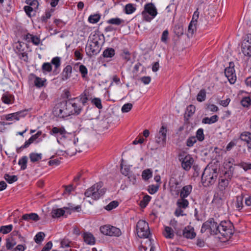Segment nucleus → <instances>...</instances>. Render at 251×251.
<instances>
[{
    "label": "nucleus",
    "mask_w": 251,
    "mask_h": 251,
    "mask_svg": "<svg viewBox=\"0 0 251 251\" xmlns=\"http://www.w3.org/2000/svg\"><path fill=\"white\" fill-rule=\"evenodd\" d=\"M50 134L56 137L57 142L66 149L67 153L70 155L82 151L83 146L78 138L75 133L68 132L64 127H53Z\"/></svg>",
    "instance_id": "obj_1"
},
{
    "label": "nucleus",
    "mask_w": 251,
    "mask_h": 251,
    "mask_svg": "<svg viewBox=\"0 0 251 251\" xmlns=\"http://www.w3.org/2000/svg\"><path fill=\"white\" fill-rule=\"evenodd\" d=\"M88 100L86 95L79 96L65 100L68 110L71 115H78L82 110V106L85 105Z\"/></svg>",
    "instance_id": "obj_2"
},
{
    "label": "nucleus",
    "mask_w": 251,
    "mask_h": 251,
    "mask_svg": "<svg viewBox=\"0 0 251 251\" xmlns=\"http://www.w3.org/2000/svg\"><path fill=\"white\" fill-rule=\"evenodd\" d=\"M218 171L216 168L208 165L205 168L201 176V183L205 187L213 184L216 181Z\"/></svg>",
    "instance_id": "obj_3"
},
{
    "label": "nucleus",
    "mask_w": 251,
    "mask_h": 251,
    "mask_svg": "<svg viewBox=\"0 0 251 251\" xmlns=\"http://www.w3.org/2000/svg\"><path fill=\"white\" fill-rule=\"evenodd\" d=\"M94 38L92 39L90 43L87 45L85 47L86 54L90 57L98 54L101 50L100 45L98 39V35H94Z\"/></svg>",
    "instance_id": "obj_4"
},
{
    "label": "nucleus",
    "mask_w": 251,
    "mask_h": 251,
    "mask_svg": "<svg viewBox=\"0 0 251 251\" xmlns=\"http://www.w3.org/2000/svg\"><path fill=\"white\" fill-rule=\"evenodd\" d=\"M101 183L95 184L86 191L85 196L87 197H91L94 200L99 199L105 193V190L101 189Z\"/></svg>",
    "instance_id": "obj_5"
},
{
    "label": "nucleus",
    "mask_w": 251,
    "mask_h": 251,
    "mask_svg": "<svg viewBox=\"0 0 251 251\" xmlns=\"http://www.w3.org/2000/svg\"><path fill=\"white\" fill-rule=\"evenodd\" d=\"M157 14V10L154 4L151 2L148 3L144 6V9L142 12L144 20L150 22Z\"/></svg>",
    "instance_id": "obj_6"
},
{
    "label": "nucleus",
    "mask_w": 251,
    "mask_h": 251,
    "mask_svg": "<svg viewBox=\"0 0 251 251\" xmlns=\"http://www.w3.org/2000/svg\"><path fill=\"white\" fill-rule=\"evenodd\" d=\"M218 234L226 239L230 238L233 234V225L229 221H222L219 224Z\"/></svg>",
    "instance_id": "obj_7"
},
{
    "label": "nucleus",
    "mask_w": 251,
    "mask_h": 251,
    "mask_svg": "<svg viewBox=\"0 0 251 251\" xmlns=\"http://www.w3.org/2000/svg\"><path fill=\"white\" fill-rule=\"evenodd\" d=\"M137 234L140 238H148L150 231L148 223L144 220H139L136 225Z\"/></svg>",
    "instance_id": "obj_8"
},
{
    "label": "nucleus",
    "mask_w": 251,
    "mask_h": 251,
    "mask_svg": "<svg viewBox=\"0 0 251 251\" xmlns=\"http://www.w3.org/2000/svg\"><path fill=\"white\" fill-rule=\"evenodd\" d=\"M218 227L219 224L215 222L213 219H210L203 224L201 231L203 233L208 230L211 234L217 235L219 231Z\"/></svg>",
    "instance_id": "obj_9"
},
{
    "label": "nucleus",
    "mask_w": 251,
    "mask_h": 251,
    "mask_svg": "<svg viewBox=\"0 0 251 251\" xmlns=\"http://www.w3.org/2000/svg\"><path fill=\"white\" fill-rule=\"evenodd\" d=\"M100 232L104 235L119 237L122 234L121 230L110 225H105L100 227Z\"/></svg>",
    "instance_id": "obj_10"
},
{
    "label": "nucleus",
    "mask_w": 251,
    "mask_h": 251,
    "mask_svg": "<svg viewBox=\"0 0 251 251\" xmlns=\"http://www.w3.org/2000/svg\"><path fill=\"white\" fill-rule=\"evenodd\" d=\"M243 53L247 56H251V34H247L245 37L241 45Z\"/></svg>",
    "instance_id": "obj_11"
},
{
    "label": "nucleus",
    "mask_w": 251,
    "mask_h": 251,
    "mask_svg": "<svg viewBox=\"0 0 251 251\" xmlns=\"http://www.w3.org/2000/svg\"><path fill=\"white\" fill-rule=\"evenodd\" d=\"M179 160L181 162L182 168L185 171H189L194 163V159L189 154L186 155H180L179 156Z\"/></svg>",
    "instance_id": "obj_12"
},
{
    "label": "nucleus",
    "mask_w": 251,
    "mask_h": 251,
    "mask_svg": "<svg viewBox=\"0 0 251 251\" xmlns=\"http://www.w3.org/2000/svg\"><path fill=\"white\" fill-rule=\"evenodd\" d=\"M234 66V63L233 62H230L228 67L225 69V75L231 84H234L236 80Z\"/></svg>",
    "instance_id": "obj_13"
},
{
    "label": "nucleus",
    "mask_w": 251,
    "mask_h": 251,
    "mask_svg": "<svg viewBox=\"0 0 251 251\" xmlns=\"http://www.w3.org/2000/svg\"><path fill=\"white\" fill-rule=\"evenodd\" d=\"M167 129L166 126H162L160 128L159 132L155 136L156 142L160 145L164 146L166 141V134Z\"/></svg>",
    "instance_id": "obj_14"
},
{
    "label": "nucleus",
    "mask_w": 251,
    "mask_h": 251,
    "mask_svg": "<svg viewBox=\"0 0 251 251\" xmlns=\"http://www.w3.org/2000/svg\"><path fill=\"white\" fill-rule=\"evenodd\" d=\"M233 159H230L227 162L225 163V169L227 170L224 174V176L227 177L229 179L232 177L233 173L234 171V168L232 166Z\"/></svg>",
    "instance_id": "obj_15"
},
{
    "label": "nucleus",
    "mask_w": 251,
    "mask_h": 251,
    "mask_svg": "<svg viewBox=\"0 0 251 251\" xmlns=\"http://www.w3.org/2000/svg\"><path fill=\"white\" fill-rule=\"evenodd\" d=\"M182 235L184 237L187 239H192L196 237V233L194 227L191 226H187L183 230Z\"/></svg>",
    "instance_id": "obj_16"
},
{
    "label": "nucleus",
    "mask_w": 251,
    "mask_h": 251,
    "mask_svg": "<svg viewBox=\"0 0 251 251\" xmlns=\"http://www.w3.org/2000/svg\"><path fill=\"white\" fill-rule=\"evenodd\" d=\"M225 199L224 193L222 191L216 193L214 196L212 201V203L218 205H221L223 203Z\"/></svg>",
    "instance_id": "obj_17"
},
{
    "label": "nucleus",
    "mask_w": 251,
    "mask_h": 251,
    "mask_svg": "<svg viewBox=\"0 0 251 251\" xmlns=\"http://www.w3.org/2000/svg\"><path fill=\"white\" fill-rule=\"evenodd\" d=\"M82 237L85 243L89 245H93L95 244L96 239L94 235L90 232H84Z\"/></svg>",
    "instance_id": "obj_18"
},
{
    "label": "nucleus",
    "mask_w": 251,
    "mask_h": 251,
    "mask_svg": "<svg viewBox=\"0 0 251 251\" xmlns=\"http://www.w3.org/2000/svg\"><path fill=\"white\" fill-rule=\"evenodd\" d=\"M61 106L60 105V103H58L54 106L53 110V114L54 116L59 117L60 118H66L65 115H64L63 110L61 108Z\"/></svg>",
    "instance_id": "obj_19"
},
{
    "label": "nucleus",
    "mask_w": 251,
    "mask_h": 251,
    "mask_svg": "<svg viewBox=\"0 0 251 251\" xmlns=\"http://www.w3.org/2000/svg\"><path fill=\"white\" fill-rule=\"evenodd\" d=\"M42 133L41 131H38L35 134L32 135L27 141L25 142L24 145L21 146V148L25 149L28 147L31 144L39 137Z\"/></svg>",
    "instance_id": "obj_20"
},
{
    "label": "nucleus",
    "mask_w": 251,
    "mask_h": 251,
    "mask_svg": "<svg viewBox=\"0 0 251 251\" xmlns=\"http://www.w3.org/2000/svg\"><path fill=\"white\" fill-rule=\"evenodd\" d=\"M63 209L66 211L67 213L69 214H71L73 212H79L81 210V206L78 205L77 206H74L72 203L67 204V206L63 207Z\"/></svg>",
    "instance_id": "obj_21"
},
{
    "label": "nucleus",
    "mask_w": 251,
    "mask_h": 251,
    "mask_svg": "<svg viewBox=\"0 0 251 251\" xmlns=\"http://www.w3.org/2000/svg\"><path fill=\"white\" fill-rule=\"evenodd\" d=\"M72 71V67L71 65L66 66L65 68L63 69L62 74V80H67L70 77Z\"/></svg>",
    "instance_id": "obj_22"
},
{
    "label": "nucleus",
    "mask_w": 251,
    "mask_h": 251,
    "mask_svg": "<svg viewBox=\"0 0 251 251\" xmlns=\"http://www.w3.org/2000/svg\"><path fill=\"white\" fill-rule=\"evenodd\" d=\"M192 186L191 185L184 186L181 189L180 193L181 198H185L187 197L192 192Z\"/></svg>",
    "instance_id": "obj_23"
},
{
    "label": "nucleus",
    "mask_w": 251,
    "mask_h": 251,
    "mask_svg": "<svg viewBox=\"0 0 251 251\" xmlns=\"http://www.w3.org/2000/svg\"><path fill=\"white\" fill-rule=\"evenodd\" d=\"M240 139L247 142L249 148L251 149V134L248 132H244L240 135Z\"/></svg>",
    "instance_id": "obj_24"
},
{
    "label": "nucleus",
    "mask_w": 251,
    "mask_h": 251,
    "mask_svg": "<svg viewBox=\"0 0 251 251\" xmlns=\"http://www.w3.org/2000/svg\"><path fill=\"white\" fill-rule=\"evenodd\" d=\"M244 198V195L243 194H241L240 195L236 197L235 206L238 210H240L243 207Z\"/></svg>",
    "instance_id": "obj_25"
},
{
    "label": "nucleus",
    "mask_w": 251,
    "mask_h": 251,
    "mask_svg": "<svg viewBox=\"0 0 251 251\" xmlns=\"http://www.w3.org/2000/svg\"><path fill=\"white\" fill-rule=\"evenodd\" d=\"M22 219L25 221L31 220L34 221H37L40 219L39 216L34 213L24 214L22 216Z\"/></svg>",
    "instance_id": "obj_26"
},
{
    "label": "nucleus",
    "mask_w": 251,
    "mask_h": 251,
    "mask_svg": "<svg viewBox=\"0 0 251 251\" xmlns=\"http://www.w3.org/2000/svg\"><path fill=\"white\" fill-rule=\"evenodd\" d=\"M65 211L63 208H53L51 212L53 218H59L65 214Z\"/></svg>",
    "instance_id": "obj_27"
},
{
    "label": "nucleus",
    "mask_w": 251,
    "mask_h": 251,
    "mask_svg": "<svg viewBox=\"0 0 251 251\" xmlns=\"http://www.w3.org/2000/svg\"><path fill=\"white\" fill-rule=\"evenodd\" d=\"M229 179V178L226 177L225 176V178H221L219 179L218 187L220 191H223V190H224L228 186Z\"/></svg>",
    "instance_id": "obj_28"
},
{
    "label": "nucleus",
    "mask_w": 251,
    "mask_h": 251,
    "mask_svg": "<svg viewBox=\"0 0 251 251\" xmlns=\"http://www.w3.org/2000/svg\"><path fill=\"white\" fill-rule=\"evenodd\" d=\"M50 64H52L55 67L54 73H55L56 74H58L59 72L57 71V69L61 65L60 58L59 57H55L51 59Z\"/></svg>",
    "instance_id": "obj_29"
},
{
    "label": "nucleus",
    "mask_w": 251,
    "mask_h": 251,
    "mask_svg": "<svg viewBox=\"0 0 251 251\" xmlns=\"http://www.w3.org/2000/svg\"><path fill=\"white\" fill-rule=\"evenodd\" d=\"M176 205L178 207L185 209L188 206L189 201L185 198H180V199L177 200Z\"/></svg>",
    "instance_id": "obj_30"
},
{
    "label": "nucleus",
    "mask_w": 251,
    "mask_h": 251,
    "mask_svg": "<svg viewBox=\"0 0 251 251\" xmlns=\"http://www.w3.org/2000/svg\"><path fill=\"white\" fill-rule=\"evenodd\" d=\"M196 110L195 106L193 105H190L187 106L185 114V117L187 119L191 117L195 113Z\"/></svg>",
    "instance_id": "obj_31"
},
{
    "label": "nucleus",
    "mask_w": 251,
    "mask_h": 251,
    "mask_svg": "<svg viewBox=\"0 0 251 251\" xmlns=\"http://www.w3.org/2000/svg\"><path fill=\"white\" fill-rule=\"evenodd\" d=\"M174 32L178 37H180L183 34L184 29L182 25H176L174 26Z\"/></svg>",
    "instance_id": "obj_32"
},
{
    "label": "nucleus",
    "mask_w": 251,
    "mask_h": 251,
    "mask_svg": "<svg viewBox=\"0 0 251 251\" xmlns=\"http://www.w3.org/2000/svg\"><path fill=\"white\" fill-rule=\"evenodd\" d=\"M102 55L105 58H111L115 55V50L112 48H108L104 50Z\"/></svg>",
    "instance_id": "obj_33"
},
{
    "label": "nucleus",
    "mask_w": 251,
    "mask_h": 251,
    "mask_svg": "<svg viewBox=\"0 0 251 251\" xmlns=\"http://www.w3.org/2000/svg\"><path fill=\"white\" fill-rule=\"evenodd\" d=\"M164 235L167 238H173L174 236V233L173 229L170 227L166 226L165 227Z\"/></svg>",
    "instance_id": "obj_34"
},
{
    "label": "nucleus",
    "mask_w": 251,
    "mask_h": 251,
    "mask_svg": "<svg viewBox=\"0 0 251 251\" xmlns=\"http://www.w3.org/2000/svg\"><path fill=\"white\" fill-rule=\"evenodd\" d=\"M218 116L214 115L210 118L206 117L203 119L202 123L204 124H211L215 123L218 121Z\"/></svg>",
    "instance_id": "obj_35"
},
{
    "label": "nucleus",
    "mask_w": 251,
    "mask_h": 251,
    "mask_svg": "<svg viewBox=\"0 0 251 251\" xmlns=\"http://www.w3.org/2000/svg\"><path fill=\"white\" fill-rule=\"evenodd\" d=\"M136 10L135 7L134 6L133 4H127L124 9L125 12L126 14H131L133 13Z\"/></svg>",
    "instance_id": "obj_36"
},
{
    "label": "nucleus",
    "mask_w": 251,
    "mask_h": 251,
    "mask_svg": "<svg viewBox=\"0 0 251 251\" xmlns=\"http://www.w3.org/2000/svg\"><path fill=\"white\" fill-rule=\"evenodd\" d=\"M29 158L32 162L38 161L42 159V154L38 153H31L29 154Z\"/></svg>",
    "instance_id": "obj_37"
},
{
    "label": "nucleus",
    "mask_w": 251,
    "mask_h": 251,
    "mask_svg": "<svg viewBox=\"0 0 251 251\" xmlns=\"http://www.w3.org/2000/svg\"><path fill=\"white\" fill-rule=\"evenodd\" d=\"M108 24L119 25L124 22V20L119 18H111L107 21Z\"/></svg>",
    "instance_id": "obj_38"
},
{
    "label": "nucleus",
    "mask_w": 251,
    "mask_h": 251,
    "mask_svg": "<svg viewBox=\"0 0 251 251\" xmlns=\"http://www.w3.org/2000/svg\"><path fill=\"white\" fill-rule=\"evenodd\" d=\"M45 236L44 232H39L35 235L34 240L37 244H40L44 240Z\"/></svg>",
    "instance_id": "obj_39"
},
{
    "label": "nucleus",
    "mask_w": 251,
    "mask_h": 251,
    "mask_svg": "<svg viewBox=\"0 0 251 251\" xmlns=\"http://www.w3.org/2000/svg\"><path fill=\"white\" fill-rule=\"evenodd\" d=\"M27 162V157L25 156L21 158L18 162V164L21 166V169L24 170L26 168Z\"/></svg>",
    "instance_id": "obj_40"
},
{
    "label": "nucleus",
    "mask_w": 251,
    "mask_h": 251,
    "mask_svg": "<svg viewBox=\"0 0 251 251\" xmlns=\"http://www.w3.org/2000/svg\"><path fill=\"white\" fill-rule=\"evenodd\" d=\"M4 178L6 181L10 184H11L18 180V177L16 176H10L7 174L4 175Z\"/></svg>",
    "instance_id": "obj_41"
},
{
    "label": "nucleus",
    "mask_w": 251,
    "mask_h": 251,
    "mask_svg": "<svg viewBox=\"0 0 251 251\" xmlns=\"http://www.w3.org/2000/svg\"><path fill=\"white\" fill-rule=\"evenodd\" d=\"M196 24L193 23L192 22H190V23L188 27V37H192L194 31L196 29Z\"/></svg>",
    "instance_id": "obj_42"
},
{
    "label": "nucleus",
    "mask_w": 251,
    "mask_h": 251,
    "mask_svg": "<svg viewBox=\"0 0 251 251\" xmlns=\"http://www.w3.org/2000/svg\"><path fill=\"white\" fill-rule=\"evenodd\" d=\"M1 100L4 103L10 104L13 102L14 98L12 95H3Z\"/></svg>",
    "instance_id": "obj_43"
},
{
    "label": "nucleus",
    "mask_w": 251,
    "mask_h": 251,
    "mask_svg": "<svg viewBox=\"0 0 251 251\" xmlns=\"http://www.w3.org/2000/svg\"><path fill=\"white\" fill-rule=\"evenodd\" d=\"M142 176L143 179L147 180L152 177V172L150 169H146L142 172Z\"/></svg>",
    "instance_id": "obj_44"
},
{
    "label": "nucleus",
    "mask_w": 251,
    "mask_h": 251,
    "mask_svg": "<svg viewBox=\"0 0 251 251\" xmlns=\"http://www.w3.org/2000/svg\"><path fill=\"white\" fill-rule=\"evenodd\" d=\"M196 138L197 140L200 142H202L204 139V135L203 133V129L202 128H199L196 132Z\"/></svg>",
    "instance_id": "obj_45"
},
{
    "label": "nucleus",
    "mask_w": 251,
    "mask_h": 251,
    "mask_svg": "<svg viewBox=\"0 0 251 251\" xmlns=\"http://www.w3.org/2000/svg\"><path fill=\"white\" fill-rule=\"evenodd\" d=\"M12 228L13 226L12 225L1 226L0 227V232H1L4 234H7L12 230Z\"/></svg>",
    "instance_id": "obj_46"
},
{
    "label": "nucleus",
    "mask_w": 251,
    "mask_h": 251,
    "mask_svg": "<svg viewBox=\"0 0 251 251\" xmlns=\"http://www.w3.org/2000/svg\"><path fill=\"white\" fill-rule=\"evenodd\" d=\"M91 103L95 105L98 109H101L102 108L101 100L100 98H95L91 99Z\"/></svg>",
    "instance_id": "obj_47"
},
{
    "label": "nucleus",
    "mask_w": 251,
    "mask_h": 251,
    "mask_svg": "<svg viewBox=\"0 0 251 251\" xmlns=\"http://www.w3.org/2000/svg\"><path fill=\"white\" fill-rule=\"evenodd\" d=\"M121 172L122 174L125 176H128V175L130 174L132 172L130 171V166L125 165L124 166H123L122 164L121 165Z\"/></svg>",
    "instance_id": "obj_48"
},
{
    "label": "nucleus",
    "mask_w": 251,
    "mask_h": 251,
    "mask_svg": "<svg viewBox=\"0 0 251 251\" xmlns=\"http://www.w3.org/2000/svg\"><path fill=\"white\" fill-rule=\"evenodd\" d=\"M235 166H238L242 168L244 171H247L251 169V163H247L245 162H241L238 164H235Z\"/></svg>",
    "instance_id": "obj_49"
},
{
    "label": "nucleus",
    "mask_w": 251,
    "mask_h": 251,
    "mask_svg": "<svg viewBox=\"0 0 251 251\" xmlns=\"http://www.w3.org/2000/svg\"><path fill=\"white\" fill-rule=\"evenodd\" d=\"M197 139L195 136L189 137L186 140V145L188 147H192L197 142Z\"/></svg>",
    "instance_id": "obj_50"
},
{
    "label": "nucleus",
    "mask_w": 251,
    "mask_h": 251,
    "mask_svg": "<svg viewBox=\"0 0 251 251\" xmlns=\"http://www.w3.org/2000/svg\"><path fill=\"white\" fill-rule=\"evenodd\" d=\"M100 18V17L99 14L90 15L88 18V21L90 23L95 24L99 21Z\"/></svg>",
    "instance_id": "obj_51"
},
{
    "label": "nucleus",
    "mask_w": 251,
    "mask_h": 251,
    "mask_svg": "<svg viewBox=\"0 0 251 251\" xmlns=\"http://www.w3.org/2000/svg\"><path fill=\"white\" fill-rule=\"evenodd\" d=\"M46 79H42L40 77L36 76L34 80V84L37 87H41L44 85Z\"/></svg>",
    "instance_id": "obj_52"
},
{
    "label": "nucleus",
    "mask_w": 251,
    "mask_h": 251,
    "mask_svg": "<svg viewBox=\"0 0 251 251\" xmlns=\"http://www.w3.org/2000/svg\"><path fill=\"white\" fill-rule=\"evenodd\" d=\"M119 202L116 201H111L108 205L105 207V209L107 210L110 211L116 208L118 206Z\"/></svg>",
    "instance_id": "obj_53"
},
{
    "label": "nucleus",
    "mask_w": 251,
    "mask_h": 251,
    "mask_svg": "<svg viewBox=\"0 0 251 251\" xmlns=\"http://www.w3.org/2000/svg\"><path fill=\"white\" fill-rule=\"evenodd\" d=\"M251 100L249 97L244 98L241 101L242 105L245 107H249L251 105Z\"/></svg>",
    "instance_id": "obj_54"
},
{
    "label": "nucleus",
    "mask_w": 251,
    "mask_h": 251,
    "mask_svg": "<svg viewBox=\"0 0 251 251\" xmlns=\"http://www.w3.org/2000/svg\"><path fill=\"white\" fill-rule=\"evenodd\" d=\"M16 244V241L13 239H7L6 247L7 250L11 249Z\"/></svg>",
    "instance_id": "obj_55"
},
{
    "label": "nucleus",
    "mask_w": 251,
    "mask_h": 251,
    "mask_svg": "<svg viewBox=\"0 0 251 251\" xmlns=\"http://www.w3.org/2000/svg\"><path fill=\"white\" fill-rule=\"evenodd\" d=\"M159 185H151L149 186L148 192L150 194L152 195L155 194L158 190Z\"/></svg>",
    "instance_id": "obj_56"
},
{
    "label": "nucleus",
    "mask_w": 251,
    "mask_h": 251,
    "mask_svg": "<svg viewBox=\"0 0 251 251\" xmlns=\"http://www.w3.org/2000/svg\"><path fill=\"white\" fill-rule=\"evenodd\" d=\"M63 187L65 188L63 195L66 194L67 195H69L71 192L74 191L75 190V188L73 187L72 184H70L68 186H63Z\"/></svg>",
    "instance_id": "obj_57"
},
{
    "label": "nucleus",
    "mask_w": 251,
    "mask_h": 251,
    "mask_svg": "<svg viewBox=\"0 0 251 251\" xmlns=\"http://www.w3.org/2000/svg\"><path fill=\"white\" fill-rule=\"evenodd\" d=\"M132 104L131 103H127L125 104L122 107L121 111L123 113H127L130 111L132 108Z\"/></svg>",
    "instance_id": "obj_58"
},
{
    "label": "nucleus",
    "mask_w": 251,
    "mask_h": 251,
    "mask_svg": "<svg viewBox=\"0 0 251 251\" xmlns=\"http://www.w3.org/2000/svg\"><path fill=\"white\" fill-rule=\"evenodd\" d=\"M60 104V105L61 106V108L63 110L64 115H65L66 117H69L70 116V113L68 110L67 106L66 104L65 101H63L62 102H59Z\"/></svg>",
    "instance_id": "obj_59"
},
{
    "label": "nucleus",
    "mask_w": 251,
    "mask_h": 251,
    "mask_svg": "<svg viewBox=\"0 0 251 251\" xmlns=\"http://www.w3.org/2000/svg\"><path fill=\"white\" fill-rule=\"evenodd\" d=\"M42 70L43 72H50L52 70V66L50 63H44L42 65Z\"/></svg>",
    "instance_id": "obj_60"
},
{
    "label": "nucleus",
    "mask_w": 251,
    "mask_h": 251,
    "mask_svg": "<svg viewBox=\"0 0 251 251\" xmlns=\"http://www.w3.org/2000/svg\"><path fill=\"white\" fill-rule=\"evenodd\" d=\"M79 71L81 73L82 77H85L88 73L87 68L83 65H80L79 66Z\"/></svg>",
    "instance_id": "obj_61"
},
{
    "label": "nucleus",
    "mask_w": 251,
    "mask_h": 251,
    "mask_svg": "<svg viewBox=\"0 0 251 251\" xmlns=\"http://www.w3.org/2000/svg\"><path fill=\"white\" fill-rule=\"evenodd\" d=\"M25 3L29 5L28 6H34V8H37L39 2L37 0H25Z\"/></svg>",
    "instance_id": "obj_62"
},
{
    "label": "nucleus",
    "mask_w": 251,
    "mask_h": 251,
    "mask_svg": "<svg viewBox=\"0 0 251 251\" xmlns=\"http://www.w3.org/2000/svg\"><path fill=\"white\" fill-rule=\"evenodd\" d=\"M168 35H169V32L167 29L165 30L162 34L161 37V41L164 43H166L167 42V40L168 39Z\"/></svg>",
    "instance_id": "obj_63"
},
{
    "label": "nucleus",
    "mask_w": 251,
    "mask_h": 251,
    "mask_svg": "<svg viewBox=\"0 0 251 251\" xmlns=\"http://www.w3.org/2000/svg\"><path fill=\"white\" fill-rule=\"evenodd\" d=\"M53 11V10L51 9L50 11H46L45 15L42 16V21L43 22H46L48 19H50L51 15V12Z\"/></svg>",
    "instance_id": "obj_64"
}]
</instances>
